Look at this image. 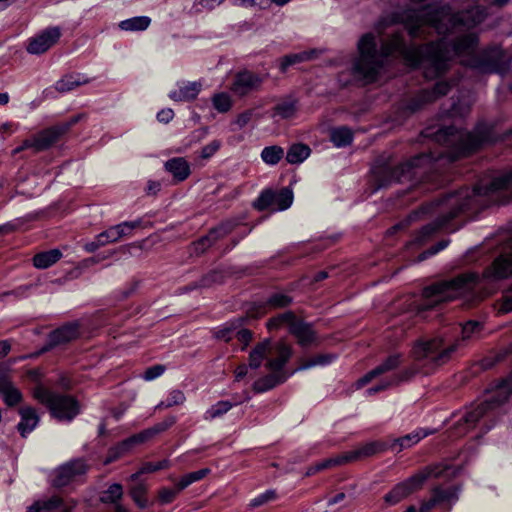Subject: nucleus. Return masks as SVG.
<instances>
[{
    "mask_svg": "<svg viewBox=\"0 0 512 512\" xmlns=\"http://www.w3.org/2000/svg\"><path fill=\"white\" fill-rule=\"evenodd\" d=\"M479 281L480 277L477 273L464 272L451 279L437 281L424 287L422 299L415 305L417 314L432 310L471 292Z\"/></svg>",
    "mask_w": 512,
    "mask_h": 512,
    "instance_id": "5",
    "label": "nucleus"
},
{
    "mask_svg": "<svg viewBox=\"0 0 512 512\" xmlns=\"http://www.w3.org/2000/svg\"><path fill=\"white\" fill-rule=\"evenodd\" d=\"M0 394L3 397L5 404L9 407L19 404L23 399L22 393L14 385L13 381L0 386Z\"/></svg>",
    "mask_w": 512,
    "mask_h": 512,
    "instance_id": "35",
    "label": "nucleus"
},
{
    "mask_svg": "<svg viewBox=\"0 0 512 512\" xmlns=\"http://www.w3.org/2000/svg\"><path fill=\"white\" fill-rule=\"evenodd\" d=\"M269 353H273L275 356L267 360L266 368L273 372H282V369L292 356V348L284 341H279L273 347L271 346Z\"/></svg>",
    "mask_w": 512,
    "mask_h": 512,
    "instance_id": "20",
    "label": "nucleus"
},
{
    "mask_svg": "<svg viewBox=\"0 0 512 512\" xmlns=\"http://www.w3.org/2000/svg\"><path fill=\"white\" fill-rule=\"evenodd\" d=\"M311 153L308 145L296 143L290 146L286 154V160L290 164L302 163Z\"/></svg>",
    "mask_w": 512,
    "mask_h": 512,
    "instance_id": "34",
    "label": "nucleus"
},
{
    "mask_svg": "<svg viewBox=\"0 0 512 512\" xmlns=\"http://www.w3.org/2000/svg\"><path fill=\"white\" fill-rule=\"evenodd\" d=\"M296 101L290 100V101H283L278 103L274 108V114L273 116H280L282 119H288L294 116L296 113Z\"/></svg>",
    "mask_w": 512,
    "mask_h": 512,
    "instance_id": "46",
    "label": "nucleus"
},
{
    "mask_svg": "<svg viewBox=\"0 0 512 512\" xmlns=\"http://www.w3.org/2000/svg\"><path fill=\"white\" fill-rule=\"evenodd\" d=\"M182 490L183 489H180L179 482L173 488H167V487L161 488L158 491L159 503L162 505H166V504L173 502Z\"/></svg>",
    "mask_w": 512,
    "mask_h": 512,
    "instance_id": "48",
    "label": "nucleus"
},
{
    "mask_svg": "<svg viewBox=\"0 0 512 512\" xmlns=\"http://www.w3.org/2000/svg\"><path fill=\"white\" fill-rule=\"evenodd\" d=\"M330 139L337 147H345L353 140L352 131L345 127H338L331 130Z\"/></svg>",
    "mask_w": 512,
    "mask_h": 512,
    "instance_id": "39",
    "label": "nucleus"
},
{
    "mask_svg": "<svg viewBox=\"0 0 512 512\" xmlns=\"http://www.w3.org/2000/svg\"><path fill=\"white\" fill-rule=\"evenodd\" d=\"M62 257V253L59 249H52L49 251L41 252L33 257V264L38 269H46Z\"/></svg>",
    "mask_w": 512,
    "mask_h": 512,
    "instance_id": "33",
    "label": "nucleus"
},
{
    "mask_svg": "<svg viewBox=\"0 0 512 512\" xmlns=\"http://www.w3.org/2000/svg\"><path fill=\"white\" fill-rule=\"evenodd\" d=\"M389 446L390 442L387 439L372 441L356 450L346 452L345 458L348 463L361 458L371 457L389 450Z\"/></svg>",
    "mask_w": 512,
    "mask_h": 512,
    "instance_id": "21",
    "label": "nucleus"
},
{
    "mask_svg": "<svg viewBox=\"0 0 512 512\" xmlns=\"http://www.w3.org/2000/svg\"><path fill=\"white\" fill-rule=\"evenodd\" d=\"M244 320V317H240L230 322L227 326L219 329L214 333L215 338L223 340L225 342H229L232 339L233 332L243 325Z\"/></svg>",
    "mask_w": 512,
    "mask_h": 512,
    "instance_id": "44",
    "label": "nucleus"
},
{
    "mask_svg": "<svg viewBox=\"0 0 512 512\" xmlns=\"http://www.w3.org/2000/svg\"><path fill=\"white\" fill-rule=\"evenodd\" d=\"M170 466V463L168 460H161L158 462H146L141 467V472L146 473H153L159 470L166 469Z\"/></svg>",
    "mask_w": 512,
    "mask_h": 512,
    "instance_id": "59",
    "label": "nucleus"
},
{
    "mask_svg": "<svg viewBox=\"0 0 512 512\" xmlns=\"http://www.w3.org/2000/svg\"><path fill=\"white\" fill-rule=\"evenodd\" d=\"M165 370H166V366L165 365H162V364L153 365L151 367H148L145 370V372L143 374V378L146 381L154 380L157 377L161 376L165 372Z\"/></svg>",
    "mask_w": 512,
    "mask_h": 512,
    "instance_id": "60",
    "label": "nucleus"
},
{
    "mask_svg": "<svg viewBox=\"0 0 512 512\" xmlns=\"http://www.w3.org/2000/svg\"><path fill=\"white\" fill-rule=\"evenodd\" d=\"M210 473V469L208 468H203V469H200L198 471H194V472H190L186 475H184L180 480H179V484H180V489H185L187 488L189 485H191L192 483L196 482V481H199L201 479H203L205 476H207L208 474Z\"/></svg>",
    "mask_w": 512,
    "mask_h": 512,
    "instance_id": "50",
    "label": "nucleus"
},
{
    "mask_svg": "<svg viewBox=\"0 0 512 512\" xmlns=\"http://www.w3.org/2000/svg\"><path fill=\"white\" fill-rule=\"evenodd\" d=\"M232 408V404L229 401H219L213 405L205 413V419H215L222 416Z\"/></svg>",
    "mask_w": 512,
    "mask_h": 512,
    "instance_id": "51",
    "label": "nucleus"
},
{
    "mask_svg": "<svg viewBox=\"0 0 512 512\" xmlns=\"http://www.w3.org/2000/svg\"><path fill=\"white\" fill-rule=\"evenodd\" d=\"M63 505V499L58 495H53L50 498L35 501L27 508V512H51L62 508Z\"/></svg>",
    "mask_w": 512,
    "mask_h": 512,
    "instance_id": "29",
    "label": "nucleus"
},
{
    "mask_svg": "<svg viewBox=\"0 0 512 512\" xmlns=\"http://www.w3.org/2000/svg\"><path fill=\"white\" fill-rule=\"evenodd\" d=\"M79 325L67 323L49 333L44 346L33 357L44 354L58 346L65 345L79 337Z\"/></svg>",
    "mask_w": 512,
    "mask_h": 512,
    "instance_id": "14",
    "label": "nucleus"
},
{
    "mask_svg": "<svg viewBox=\"0 0 512 512\" xmlns=\"http://www.w3.org/2000/svg\"><path fill=\"white\" fill-rule=\"evenodd\" d=\"M284 157V149L278 145L265 147L261 159L268 165H276Z\"/></svg>",
    "mask_w": 512,
    "mask_h": 512,
    "instance_id": "41",
    "label": "nucleus"
},
{
    "mask_svg": "<svg viewBox=\"0 0 512 512\" xmlns=\"http://www.w3.org/2000/svg\"><path fill=\"white\" fill-rule=\"evenodd\" d=\"M61 36L58 28H49L30 39L27 51L30 54H42L57 43Z\"/></svg>",
    "mask_w": 512,
    "mask_h": 512,
    "instance_id": "17",
    "label": "nucleus"
},
{
    "mask_svg": "<svg viewBox=\"0 0 512 512\" xmlns=\"http://www.w3.org/2000/svg\"><path fill=\"white\" fill-rule=\"evenodd\" d=\"M212 102L214 108L221 113L227 112L231 108L230 97L225 93L216 94Z\"/></svg>",
    "mask_w": 512,
    "mask_h": 512,
    "instance_id": "54",
    "label": "nucleus"
},
{
    "mask_svg": "<svg viewBox=\"0 0 512 512\" xmlns=\"http://www.w3.org/2000/svg\"><path fill=\"white\" fill-rule=\"evenodd\" d=\"M293 202V193L289 188H282L275 192L272 189H266L261 192L259 197L253 202V207L258 211L270 209L271 211H282L291 206Z\"/></svg>",
    "mask_w": 512,
    "mask_h": 512,
    "instance_id": "12",
    "label": "nucleus"
},
{
    "mask_svg": "<svg viewBox=\"0 0 512 512\" xmlns=\"http://www.w3.org/2000/svg\"><path fill=\"white\" fill-rule=\"evenodd\" d=\"M185 400V394L181 390H172L166 401L161 402L158 405V408H170L175 405H182L185 402Z\"/></svg>",
    "mask_w": 512,
    "mask_h": 512,
    "instance_id": "52",
    "label": "nucleus"
},
{
    "mask_svg": "<svg viewBox=\"0 0 512 512\" xmlns=\"http://www.w3.org/2000/svg\"><path fill=\"white\" fill-rule=\"evenodd\" d=\"M221 147V141L213 140L201 149L200 157L202 159H209L212 157Z\"/></svg>",
    "mask_w": 512,
    "mask_h": 512,
    "instance_id": "62",
    "label": "nucleus"
},
{
    "mask_svg": "<svg viewBox=\"0 0 512 512\" xmlns=\"http://www.w3.org/2000/svg\"><path fill=\"white\" fill-rule=\"evenodd\" d=\"M271 351V341L269 339L258 343L249 354V367L251 369H258L262 361L267 358L268 353Z\"/></svg>",
    "mask_w": 512,
    "mask_h": 512,
    "instance_id": "31",
    "label": "nucleus"
},
{
    "mask_svg": "<svg viewBox=\"0 0 512 512\" xmlns=\"http://www.w3.org/2000/svg\"><path fill=\"white\" fill-rule=\"evenodd\" d=\"M263 83V79L250 71H243L236 74L232 91L239 95L245 96L253 91H257Z\"/></svg>",
    "mask_w": 512,
    "mask_h": 512,
    "instance_id": "18",
    "label": "nucleus"
},
{
    "mask_svg": "<svg viewBox=\"0 0 512 512\" xmlns=\"http://www.w3.org/2000/svg\"><path fill=\"white\" fill-rule=\"evenodd\" d=\"M88 470V466L82 459L71 460L54 471L52 479V486L55 488H62L67 486L76 477L84 475Z\"/></svg>",
    "mask_w": 512,
    "mask_h": 512,
    "instance_id": "16",
    "label": "nucleus"
},
{
    "mask_svg": "<svg viewBox=\"0 0 512 512\" xmlns=\"http://www.w3.org/2000/svg\"><path fill=\"white\" fill-rule=\"evenodd\" d=\"M458 346V342L446 344L441 336L416 341L411 350L413 364L401 372L395 382L407 381L418 373H432L450 361Z\"/></svg>",
    "mask_w": 512,
    "mask_h": 512,
    "instance_id": "4",
    "label": "nucleus"
},
{
    "mask_svg": "<svg viewBox=\"0 0 512 512\" xmlns=\"http://www.w3.org/2000/svg\"><path fill=\"white\" fill-rule=\"evenodd\" d=\"M235 227L234 221L227 220L211 228L206 235L191 243L193 253L197 256L204 254L217 241L229 235Z\"/></svg>",
    "mask_w": 512,
    "mask_h": 512,
    "instance_id": "13",
    "label": "nucleus"
},
{
    "mask_svg": "<svg viewBox=\"0 0 512 512\" xmlns=\"http://www.w3.org/2000/svg\"><path fill=\"white\" fill-rule=\"evenodd\" d=\"M508 190H512V171L494 178L489 184L477 185L473 189L462 188L423 204L421 213L437 217L417 232L413 242L424 244L440 229L448 228L450 222L462 213L478 212L493 204L509 203L510 197L505 193Z\"/></svg>",
    "mask_w": 512,
    "mask_h": 512,
    "instance_id": "2",
    "label": "nucleus"
},
{
    "mask_svg": "<svg viewBox=\"0 0 512 512\" xmlns=\"http://www.w3.org/2000/svg\"><path fill=\"white\" fill-rule=\"evenodd\" d=\"M432 159L433 157L430 154L421 153L394 168L386 165L375 167L373 175L377 185L376 189L384 188L393 182L416 179L419 175V170L429 165Z\"/></svg>",
    "mask_w": 512,
    "mask_h": 512,
    "instance_id": "7",
    "label": "nucleus"
},
{
    "mask_svg": "<svg viewBox=\"0 0 512 512\" xmlns=\"http://www.w3.org/2000/svg\"><path fill=\"white\" fill-rule=\"evenodd\" d=\"M401 355H390L383 363L366 373L357 381L358 387H363L368 384L372 379L396 369L401 364Z\"/></svg>",
    "mask_w": 512,
    "mask_h": 512,
    "instance_id": "23",
    "label": "nucleus"
},
{
    "mask_svg": "<svg viewBox=\"0 0 512 512\" xmlns=\"http://www.w3.org/2000/svg\"><path fill=\"white\" fill-rule=\"evenodd\" d=\"M224 274L221 270L214 269L203 275L198 282L191 284L189 289L208 288L213 284L222 283Z\"/></svg>",
    "mask_w": 512,
    "mask_h": 512,
    "instance_id": "36",
    "label": "nucleus"
},
{
    "mask_svg": "<svg viewBox=\"0 0 512 512\" xmlns=\"http://www.w3.org/2000/svg\"><path fill=\"white\" fill-rule=\"evenodd\" d=\"M451 85L447 81L437 82L432 89H423L412 97L407 105L406 109L411 113L417 112L422 109L426 104L436 101L438 98L445 96L449 93Z\"/></svg>",
    "mask_w": 512,
    "mask_h": 512,
    "instance_id": "15",
    "label": "nucleus"
},
{
    "mask_svg": "<svg viewBox=\"0 0 512 512\" xmlns=\"http://www.w3.org/2000/svg\"><path fill=\"white\" fill-rule=\"evenodd\" d=\"M15 359H10L7 362H0V386L12 382L11 365L15 363Z\"/></svg>",
    "mask_w": 512,
    "mask_h": 512,
    "instance_id": "55",
    "label": "nucleus"
},
{
    "mask_svg": "<svg viewBox=\"0 0 512 512\" xmlns=\"http://www.w3.org/2000/svg\"><path fill=\"white\" fill-rule=\"evenodd\" d=\"M123 496V488L121 484L114 483L109 486V488L102 493L100 496V501L104 504H120L119 500H121Z\"/></svg>",
    "mask_w": 512,
    "mask_h": 512,
    "instance_id": "42",
    "label": "nucleus"
},
{
    "mask_svg": "<svg viewBox=\"0 0 512 512\" xmlns=\"http://www.w3.org/2000/svg\"><path fill=\"white\" fill-rule=\"evenodd\" d=\"M292 302L293 298L287 294L273 293L267 298L266 305L268 309H281L288 307Z\"/></svg>",
    "mask_w": 512,
    "mask_h": 512,
    "instance_id": "43",
    "label": "nucleus"
},
{
    "mask_svg": "<svg viewBox=\"0 0 512 512\" xmlns=\"http://www.w3.org/2000/svg\"><path fill=\"white\" fill-rule=\"evenodd\" d=\"M147 488L144 484L139 483L132 486L129 490V494L136 505L144 509L148 506V500L146 498Z\"/></svg>",
    "mask_w": 512,
    "mask_h": 512,
    "instance_id": "45",
    "label": "nucleus"
},
{
    "mask_svg": "<svg viewBox=\"0 0 512 512\" xmlns=\"http://www.w3.org/2000/svg\"><path fill=\"white\" fill-rule=\"evenodd\" d=\"M427 434L421 435L419 432L407 434L403 437L395 439H387L390 442L389 450L401 452L403 449H407L418 443Z\"/></svg>",
    "mask_w": 512,
    "mask_h": 512,
    "instance_id": "32",
    "label": "nucleus"
},
{
    "mask_svg": "<svg viewBox=\"0 0 512 512\" xmlns=\"http://www.w3.org/2000/svg\"><path fill=\"white\" fill-rule=\"evenodd\" d=\"M469 65L484 73H498L504 75L509 70V58L503 49L494 46L472 57L469 61Z\"/></svg>",
    "mask_w": 512,
    "mask_h": 512,
    "instance_id": "11",
    "label": "nucleus"
},
{
    "mask_svg": "<svg viewBox=\"0 0 512 512\" xmlns=\"http://www.w3.org/2000/svg\"><path fill=\"white\" fill-rule=\"evenodd\" d=\"M486 9L475 6L466 11L453 13L448 5L427 7L421 10H408L402 16V22L411 38L425 37L434 30L442 35L458 26L472 28L486 18Z\"/></svg>",
    "mask_w": 512,
    "mask_h": 512,
    "instance_id": "3",
    "label": "nucleus"
},
{
    "mask_svg": "<svg viewBox=\"0 0 512 512\" xmlns=\"http://www.w3.org/2000/svg\"><path fill=\"white\" fill-rule=\"evenodd\" d=\"M434 138L436 142L442 145H458L459 152L462 155H468L488 141V133L484 130L462 132L454 126H445L435 132Z\"/></svg>",
    "mask_w": 512,
    "mask_h": 512,
    "instance_id": "9",
    "label": "nucleus"
},
{
    "mask_svg": "<svg viewBox=\"0 0 512 512\" xmlns=\"http://www.w3.org/2000/svg\"><path fill=\"white\" fill-rule=\"evenodd\" d=\"M141 220L135 221H125L123 223L117 224L114 226L116 232L118 234V239L131 234L132 230L139 228L141 226Z\"/></svg>",
    "mask_w": 512,
    "mask_h": 512,
    "instance_id": "53",
    "label": "nucleus"
},
{
    "mask_svg": "<svg viewBox=\"0 0 512 512\" xmlns=\"http://www.w3.org/2000/svg\"><path fill=\"white\" fill-rule=\"evenodd\" d=\"M65 134V128H60L58 124L46 128L34 135L36 140V153L45 151L56 144Z\"/></svg>",
    "mask_w": 512,
    "mask_h": 512,
    "instance_id": "22",
    "label": "nucleus"
},
{
    "mask_svg": "<svg viewBox=\"0 0 512 512\" xmlns=\"http://www.w3.org/2000/svg\"><path fill=\"white\" fill-rule=\"evenodd\" d=\"M287 376L284 372H273L271 374H268L253 384V390L256 393H263L265 391H268L270 389H273L279 384H282L286 381Z\"/></svg>",
    "mask_w": 512,
    "mask_h": 512,
    "instance_id": "26",
    "label": "nucleus"
},
{
    "mask_svg": "<svg viewBox=\"0 0 512 512\" xmlns=\"http://www.w3.org/2000/svg\"><path fill=\"white\" fill-rule=\"evenodd\" d=\"M268 307L266 305V301L262 303H253L247 309L246 317L247 318H258L261 315L265 314Z\"/></svg>",
    "mask_w": 512,
    "mask_h": 512,
    "instance_id": "61",
    "label": "nucleus"
},
{
    "mask_svg": "<svg viewBox=\"0 0 512 512\" xmlns=\"http://www.w3.org/2000/svg\"><path fill=\"white\" fill-rule=\"evenodd\" d=\"M310 58L311 52H301L297 54L286 55L281 60L280 69L282 72H285L289 66L304 62Z\"/></svg>",
    "mask_w": 512,
    "mask_h": 512,
    "instance_id": "49",
    "label": "nucleus"
},
{
    "mask_svg": "<svg viewBox=\"0 0 512 512\" xmlns=\"http://www.w3.org/2000/svg\"><path fill=\"white\" fill-rule=\"evenodd\" d=\"M297 317L293 311H286L284 313L278 314L275 317H272L267 322V328L269 330L271 329H278L283 324H287L290 327H292L293 323L297 322Z\"/></svg>",
    "mask_w": 512,
    "mask_h": 512,
    "instance_id": "40",
    "label": "nucleus"
},
{
    "mask_svg": "<svg viewBox=\"0 0 512 512\" xmlns=\"http://www.w3.org/2000/svg\"><path fill=\"white\" fill-rule=\"evenodd\" d=\"M444 469L439 467H426L422 471L412 475L403 482L398 483L384 496L386 503L395 505L410 494L420 490L429 477L439 478L443 475Z\"/></svg>",
    "mask_w": 512,
    "mask_h": 512,
    "instance_id": "10",
    "label": "nucleus"
},
{
    "mask_svg": "<svg viewBox=\"0 0 512 512\" xmlns=\"http://www.w3.org/2000/svg\"><path fill=\"white\" fill-rule=\"evenodd\" d=\"M459 487L451 486L448 488H442L437 486L432 489L431 495L434 498L436 504L447 503L451 509V505L455 503L459 498Z\"/></svg>",
    "mask_w": 512,
    "mask_h": 512,
    "instance_id": "28",
    "label": "nucleus"
},
{
    "mask_svg": "<svg viewBox=\"0 0 512 512\" xmlns=\"http://www.w3.org/2000/svg\"><path fill=\"white\" fill-rule=\"evenodd\" d=\"M165 169L170 172L177 181H184L190 175V166L182 157H176L165 163Z\"/></svg>",
    "mask_w": 512,
    "mask_h": 512,
    "instance_id": "27",
    "label": "nucleus"
},
{
    "mask_svg": "<svg viewBox=\"0 0 512 512\" xmlns=\"http://www.w3.org/2000/svg\"><path fill=\"white\" fill-rule=\"evenodd\" d=\"M478 36L468 33L453 41L438 40L420 46H407L404 31L393 30L382 40L380 51L372 33L364 34L358 41V57L353 61L352 74L366 83L374 82L390 55L399 54L413 67L423 69L424 77L434 79L448 71L455 56L470 55L478 46Z\"/></svg>",
    "mask_w": 512,
    "mask_h": 512,
    "instance_id": "1",
    "label": "nucleus"
},
{
    "mask_svg": "<svg viewBox=\"0 0 512 512\" xmlns=\"http://www.w3.org/2000/svg\"><path fill=\"white\" fill-rule=\"evenodd\" d=\"M512 396V372L497 382L490 384L485 390V398L473 405L470 410L453 426L454 435L461 437L467 434L475 425L485 417L492 415L504 405Z\"/></svg>",
    "mask_w": 512,
    "mask_h": 512,
    "instance_id": "6",
    "label": "nucleus"
},
{
    "mask_svg": "<svg viewBox=\"0 0 512 512\" xmlns=\"http://www.w3.org/2000/svg\"><path fill=\"white\" fill-rule=\"evenodd\" d=\"M89 80L81 81L77 75L68 74L64 75L60 80L55 83V89L59 93L69 92L82 84H87Z\"/></svg>",
    "mask_w": 512,
    "mask_h": 512,
    "instance_id": "38",
    "label": "nucleus"
},
{
    "mask_svg": "<svg viewBox=\"0 0 512 512\" xmlns=\"http://www.w3.org/2000/svg\"><path fill=\"white\" fill-rule=\"evenodd\" d=\"M345 463H347V460L345 458V453H344L341 456H338L336 458H331V459H328L321 463L316 464L315 466H313V469H314V471L318 472V471L324 470L328 467L342 465Z\"/></svg>",
    "mask_w": 512,
    "mask_h": 512,
    "instance_id": "57",
    "label": "nucleus"
},
{
    "mask_svg": "<svg viewBox=\"0 0 512 512\" xmlns=\"http://www.w3.org/2000/svg\"><path fill=\"white\" fill-rule=\"evenodd\" d=\"M176 422V418L174 416H169L165 418L162 422L157 423L153 426L156 434H159L161 432L166 431L168 428H170L172 425H174Z\"/></svg>",
    "mask_w": 512,
    "mask_h": 512,
    "instance_id": "64",
    "label": "nucleus"
},
{
    "mask_svg": "<svg viewBox=\"0 0 512 512\" xmlns=\"http://www.w3.org/2000/svg\"><path fill=\"white\" fill-rule=\"evenodd\" d=\"M200 82H190L180 87L178 90L171 91L169 97L174 101H190L196 98L201 91Z\"/></svg>",
    "mask_w": 512,
    "mask_h": 512,
    "instance_id": "30",
    "label": "nucleus"
},
{
    "mask_svg": "<svg viewBox=\"0 0 512 512\" xmlns=\"http://www.w3.org/2000/svg\"><path fill=\"white\" fill-rule=\"evenodd\" d=\"M276 498V492L274 490H268L263 494H260L259 496L255 497L251 500L250 506L252 508L259 507L261 505H264Z\"/></svg>",
    "mask_w": 512,
    "mask_h": 512,
    "instance_id": "58",
    "label": "nucleus"
},
{
    "mask_svg": "<svg viewBox=\"0 0 512 512\" xmlns=\"http://www.w3.org/2000/svg\"><path fill=\"white\" fill-rule=\"evenodd\" d=\"M333 355L330 354H320L314 357H311L309 359H303L300 362L299 367L296 369L298 370H305L317 365H325L332 361Z\"/></svg>",
    "mask_w": 512,
    "mask_h": 512,
    "instance_id": "47",
    "label": "nucleus"
},
{
    "mask_svg": "<svg viewBox=\"0 0 512 512\" xmlns=\"http://www.w3.org/2000/svg\"><path fill=\"white\" fill-rule=\"evenodd\" d=\"M482 325L478 321H468L466 322L461 329L462 340L470 339L473 334L480 332Z\"/></svg>",
    "mask_w": 512,
    "mask_h": 512,
    "instance_id": "56",
    "label": "nucleus"
},
{
    "mask_svg": "<svg viewBox=\"0 0 512 512\" xmlns=\"http://www.w3.org/2000/svg\"><path fill=\"white\" fill-rule=\"evenodd\" d=\"M151 23V19L147 16H138L123 20L119 23V28L124 31H143L146 30Z\"/></svg>",
    "mask_w": 512,
    "mask_h": 512,
    "instance_id": "37",
    "label": "nucleus"
},
{
    "mask_svg": "<svg viewBox=\"0 0 512 512\" xmlns=\"http://www.w3.org/2000/svg\"><path fill=\"white\" fill-rule=\"evenodd\" d=\"M21 421L17 425V429L22 437H26L38 424L39 416L33 407L25 406L19 409Z\"/></svg>",
    "mask_w": 512,
    "mask_h": 512,
    "instance_id": "25",
    "label": "nucleus"
},
{
    "mask_svg": "<svg viewBox=\"0 0 512 512\" xmlns=\"http://www.w3.org/2000/svg\"><path fill=\"white\" fill-rule=\"evenodd\" d=\"M98 235L100 236V240L102 239V243H104L105 245L117 242L119 240L118 234L114 226L108 228L107 230L101 232Z\"/></svg>",
    "mask_w": 512,
    "mask_h": 512,
    "instance_id": "63",
    "label": "nucleus"
},
{
    "mask_svg": "<svg viewBox=\"0 0 512 512\" xmlns=\"http://www.w3.org/2000/svg\"><path fill=\"white\" fill-rule=\"evenodd\" d=\"M290 334L297 339L298 344L302 347L309 346L316 340V333L312 325L299 319L290 327Z\"/></svg>",
    "mask_w": 512,
    "mask_h": 512,
    "instance_id": "24",
    "label": "nucleus"
},
{
    "mask_svg": "<svg viewBox=\"0 0 512 512\" xmlns=\"http://www.w3.org/2000/svg\"><path fill=\"white\" fill-rule=\"evenodd\" d=\"M156 435L157 434H156L154 428L150 427L148 429H145L137 434H134V435L128 437L127 439L120 442L116 447H114L113 449L110 450L111 455L108 459V462L115 460L116 458L125 454L135 445L149 441L150 439L154 438Z\"/></svg>",
    "mask_w": 512,
    "mask_h": 512,
    "instance_id": "19",
    "label": "nucleus"
},
{
    "mask_svg": "<svg viewBox=\"0 0 512 512\" xmlns=\"http://www.w3.org/2000/svg\"><path fill=\"white\" fill-rule=\"evenodd\" d=\"M34 397L44 404L50 411L52 417L58 421H72L81 410L78 400L66 394L52 392L42 386L34 390Z\"/></svg>",
    "mask_w": 512,
    "mask_h": 512,
    "instance_id": "8",
    "label": "nucleus"
}]
</instances>
